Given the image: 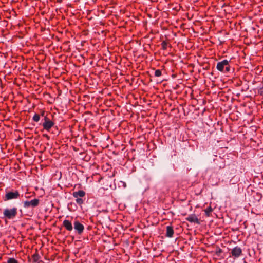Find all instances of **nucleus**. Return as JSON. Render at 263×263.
Masks as SVG:
<instances>
[{"mask_svg": "<svg viewBox=\"0 0 263 263\" xmlns=\"http://www.w3.org/2000/svg\"><path fill=\"white\" fill-rule=\"evenodd\" d=\"M245 171V167L240 165L238 162L234 161L228 165V171L230 175L235 174L237 172L242 173Z\"/></svg>", "mask_w": 263, "mask_h": 263, "instance_id": "obj_1", "label": "nucleus"}, {"mask_svg": "<svg viewBox=\"0 0 263 263\" xmlns=\"http://www.w3.org/2000/svg\"><path fill=\"white\" fill-rule=\"evenodd\" d=\"M211 163L213 168L215 170L223 168L226 166L224 158L217 155L214 156L212 161H211Z\"/></svg>", "mask_w": 263, "mask_h": 263, "instance_id": "obj_2", "label": "nucleus"}, {"mask_svg": "<svg viewBox=\"0 0 263 263\" xmlns=\"http://www.w3.org/2000/svg\"><path fill=\"white\" fill-rule=\"evenodd\" d=\"M20 198V193L17 190L7 189L5 191V196L3 197V200L5 201L15 200Z\"/></svg>", "mask_w": 263, "mask_h": 263, "instance_id": "obj_3", "label": "nucleus"}, {"mask_svg": "<svg viewBox=\"0 0 263 263\" xmlns=\"http://www.w3.org/2000/svg\"><path fill=\"white\" fill-rule=\"evenodd\" d=\"M230 60H223L217 64V69L223 73H228L231 71V67L230 64Z\"/></svg>", "mask_w": 263, "mask_h": 263, "instance_id": "obj_4", "label": "nucleus"}, {"mask_svg": "<svg viewBox=\"0 0 263 263\" xmlns=\"http://www.w3.org/2000/svg\"><path fill=\"white\" fill-rule=\"evenodd\" d=\"M17 214V209L16 207L11 209H6L4 210L3 215L4 217L8 219H14Z\"/></svg>", "mask_w": 263, "mask_h": 263, "instance_id": "obj_5", "label": "nucleus"}, {"mask_svg": "<svg viewBox=\"0 0 263 263\" xmlns=\"http://www.w3.org/2000/svg\"><path fill=\"white\" fill-rule=\"evenodd\" d=\"M72 195L74 198H76V202L78 205H81L84 203V201L82 198L86 195L85 191L79 190L78 191L73 192Z\"/></svg>", "mask_w": 263, "mask_h": 263, "instance_id": "obj_6", "label": "nucleus"}, {"mask_svg": "<svg viewBox=\"0 0 263 263\" xmlns=\"http://www.w3.org/2000/svg\"><path fill=\"white\" fill-rule=\"evenodd\" d=\"M43 120L44 122L42 125L44 129L49 132L54 126V123L48 117H45V119H43Z\"/></svg>", "mask_w": 263, "mask_h": 263, "instance_id": "obj_7", "label": "nucleus"}, {"mask_svg": "<svg viewBox=\"0 0 263 263\" xmlns=\"http://www.w3.org/2000/svg\"><path fill=\"white\" fill-rule=\"evenodd\" d=\"M23 207L24 208H35L39 205L40 200L37 198H34L30 201H25L23 202Z\"/></svg>", "mask_w": 263, "mask_h": 263, "instance_id": "obj_8", "label": "nucleus"}, {"mask_svg": "<svg viewBox=\"0 0 263 263\" xmlns=\"http://www.w3.org/2000/svg\"><path fill=\"white\" fill-rule=\"evenodd\" d=\"M73 224V228L74 229L77 233L79 235H81L83 233L84 230V227L83 224L78 220H75Z\"/></svg>", "mask_w": 263, "mask_h": 263, "instance_id": "obj_9", "label": "nucleus"}, {"mask_svg": "<svg viewBox=\"0 0 263 263\" xmlns=\"http://www.w3.org/2000/svg\"><path fill=\"white\" fill-rule=\"evenodd\" d=\"M230 254L231 256L235 258H239L242 255V249L238 246H236L231 250Z\"/></svg>", "mask_w": 263, "mask_h": 263, "instance_id": "obj_10", "label": "nucleus"}, {"mask_svg": "<svg viewBox=\"0 0 263 263\" xmlns=\"http://www.w3.org/2000/svg\"><path fill=\"white\" fill-rule=\"evenodd\" d=\"M185 220L191 223H194L198 224L200 223L199 218L194 214L189 215L187 217L185 218Z\"/></svg>", "mask_w": 263, "mask_h": 263, "instance_id": "obj_11", "label": "nucleus"}, {"mask_svg": "<svg viewBox=\"0 0 263 263\" xmlns=\"http://www.w3.org/2000/svg\"><path fill=\"white\" fill-rule=\"evenodd\" d=\"M63 226L68 231H71L73 230L72 223L69 220H64L63 222Z\"/></svg>", "mask_w": 263, "mask_h": 263, "instance_id": "obj_12", "label": "nucleus"}, {"mask_svg": "<svg viewBox=\"0 0 263 263\" xmlns=\"http://www.w3.org/2000/svg\"><path fill=\"white\" fill-rule=\"evenodd\" d=\"M174 233L173 227L171 225L167 226L165 236L167 237L171 238L173 236Z\"/></svg>", "mask_w": 263, "mask_h": 263, "instance_id": "obj_13", "label": "nucleus"}, {"mask_svg": "<svg viewBox=\"0 0 263 263\" xmlns=\"http://www.w3.org/2000/svg\"><path fill=\"white\" fill-rule=\"evenodd\" d=\"M40 258L41 257L38 253L37 250H36L35 253L32 255V262L36 263L42 262V260H40Z\"/></svg>", "mask_w": 263, "mask_h": 263, "instance_id": "obj_14", "label": "nucleus"}, {"mask_svg": "<svg viewBox=\"0 0 263 263\" xmlns=\"http://www.w3.org/2000/svg\"><path fill=\"white\" fill-rule=\"evenodd\" d=\"M161 49L163 50H166L168 47L172 48V46L167 40L163 41L161 44Z\"/></svg>", "mask_w": 263, "mask_h": 263, "instance_id": "obj_15", "label": "nucleus"}, {"mask_svg": "<svg viewBox=\"0 0 263 263\" xmlns=\"http://www.w3.org/2000/svg\"><path fill=\"white\" fill-rule=\"evenodd\" d=\"M213 209L211 206H208L206 209L204 210L205 215L206 216H210L211 213L213 211Z\"/></svg>", "mask_w": 263, "mask_h": 263, "instance_id": "obj_16", "label": "nucleus"}, {"mask_svg": "<svg viewBox=\"0 0 263 263\" xmlns=\"http://www.w3.org/2000/svg\"><path fill=\"white\" fill-rule=\"evenodd\" d=\"M223 252L222 250L219 247L216 246L215 254L217 256H220L221 254Z\"/></svg>", "mask_w": 263, "mask_h": 263, "instance_id": "obj_17", "label": "nucleus"}, {"mask_svg": "<svg viewBox=\"0 0 263 263\" xmlns=\"http://www.w3.org/2000/svg\"><path fill=\"white\" fill-rule=\"evenodd\" d=\"M40 115L38 114H35L32 118V120L36 122H37L40 120Z\"/></svg>", "mask_w": 263, "mask_h": 263, "instance_id": "obj_18", "label": "nucleus"}, {"mask_svg": "<svg viewBox=\"0 0 263 263\" xmlns=\"http://www.w3.org/2000/svg\"><path fill=\"white\" fill-rule=\"evenodd\" d=\"M92 177H95L96 179H97L98 182H100L101 180L103 179V177L99 174L98 173L93 174Z\"/></svg>", "mask_w": 263, "mask_h": 263, "instance_id": "obj_19", "label": "nucleus"}, {"mask_svg": "<svg viewBox=\"0 0 263 263\" xmlns=\"http://www.w3.org/2000/svg\"><path fill=\"white\" fill-rule=\"evenodd\" d=\"M162 75L161 70L157 69L155 71L154 76L156 77H159Z\"/></svg>", "mask_w": 263, "mask_h": 263, "instance_id": "obj_20", "label": "nucleus"}, {"mask_svg": "<svg viewBox=\"0 0 263 263\" xmlns=\"http://www.w3.org/2000/svg\"><path fill=\"white\" fill-rule=\"evenodd\" d=\"M7 263H18V261L14 258H9L7 260Z\"/></svg>", "mask_w": 263, "mask_h": 263, "instance_id": "obj_21", "label": "nucleus"}, {"mask_svg": "<svg viewBox=\"0 0 263 263\" xmlns=\"http://www.w3.org/2000/svg\"><path fill=\"white\" fill-rule=\"evenodd\" d=\"M40 115V117L41 116V117H43V119H45V117H48L47 113L44 110H42L41 111Z\"/></svg>", "mask_w": 263, "mask_h": 263, "instance_id": "obj_22", "label": "nucleus"}, {"mask_svg": "<svg viewBox=\"0 0 263 263\" xmlns=\"http://www.w3.org/2000/svg\"><path fill=\"white\" fill-rule=\"evenodd\" d=\"M242 83V81L239 80L235 85L236 86H240V85H241Z\"/></svg>", "mask_w": 263, "mask_h": 263, "instance_id": "obj_23", "label": "nucleus"}, {"mask_svg": "<svg viewBox=\"0 0 263 263\" xmlns=\"http://www.w3.org/2000/svg\"><path fill=\"white\" fill-rule=\"evenodd\" d=\"M256 196L258 197V200L259 201L261 198V196L260 194H258V193H256Z\"/></svg>", "mask_w": 263, "mask_h": 263, "instance_id": "obj_24", "label": "nucleus"}, {"mask_svg": "<svg viewBox=\"0 0 263 263\" xmlns=\"http://www.w3.org/2000/svg\"><path fill=\"white\" fill-rule=\"evenodd\" d=\"M19 211L22 214V213H23L22 210L21 209H20Z\"/></svg>", "mask_w": 263, "mask_h": 263, "instance_id": "obj_25", "label": "nucleus"}, {"mask_svg": "<svg viewBox=\"0 0 263 263\" xmlns=\"http://www.w3.org/2000/svg\"><path fill=\"white\" fill-rule=\"evenodd\" d=\"M28 261H31V259L30 258H29Z\"/></svg>", "mask_w": 263, "mask_h": 263, "instance_id": "obj_26", "label": "nucleus"}]
</instances>
